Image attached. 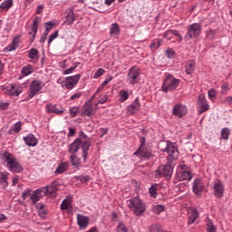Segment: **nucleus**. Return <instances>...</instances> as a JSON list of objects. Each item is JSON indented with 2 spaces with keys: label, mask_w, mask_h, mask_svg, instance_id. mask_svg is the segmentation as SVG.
Segmentation results:
<instances>
[{
  "label": "nucleus",
  "mask_w": 232,
  "mask_h": 232,
  "mask_svg": "<svg viewBox=\"0 0 232 232\" xmlns=\"http://www.w3.org/2000/svg\"><path fill=\"white\" fill-rule=\"evenodd\" d=\"M92 143L90 142V140L86 134H84L82 131L79 132V137L69 145L68 151L72 155H75L79 150H82V159L84 161H86V159H88V151H90V146Z\"/></svg>",
  "instance_id": "obj_1"
},
{
  "label": "nucleus",
  "mask_w": 232,
  "mask_h": 232,
  "mask_svg": "<svg viewBox=\"0 0 232 232\" xmlns=\"http://www.w3.org/2000/svg\"><path fill=\"white\" fill-rule=\"evenodd\" d=\"M0 159L3 160L4 164H5V168L12 173H21V171H23V166H21V163H19L14 154L6 150H2L0 152Z\"/></svg>",
  "instance_id": "obj_2"
},
{
  "label": "nucleus",
  "mask_w": 232,
  "mask_h": 232,
  "mask_svg": "<svg viewBox=\"0 0 232 232\" xmlns=\"http://www.w3.org/2000/svg\"><path fill=\"white\" fill-rule=\"evenodd\" d=\"M129 208L136 217H140L144 211H146V205L139 198H133L130 199Z\"/></svg>",
  "instance_id": "obj_3"
},
{
  "label": "nucleus",
  "mask_w": 232,
  "mask_h": 232,
  "mask_svg": "<svg viewBox=\"0 0 232 232\" xmlns=\"http://www.w3.org/2000/svg\"><path fill=\"white\" fill-rule=\"evenodd\" d=\"M179 84H180V80L174 78L171 74H168L163 81L162 92H165V93L173 92V90L179 88Z\"/></svg>",
  "instance_id": "obj_4"
},
{
  "label": "nucleus",
  "mask_w": 232,
  "mask_h": 232,
  "mask_svg": "<svg viewBox=\"0 0 232 232\" xmlns=\"http://www.w3.org/2000/svg\"><path fill=\"white\" fill-rule=\"evenodd\" d=\"M173 176V167L171 164L160 165L155 170L156 179H162L164 177L166 180H169Z\"/></svg>",
  "instance_id": "obj_5"
},
{
  "label": "nucleus",
  "mask_w": 232,
  "mask_h": 232,
  "mask_svg": "<svg viewBox=\"0 0 232 232\" xmlns=\"http://www.w3.org/2000/svg\"><path fill=\"white\" fill-rule=\"evenodd\" d=\"M44 88V82L41 80H34L29 84V89L27 92V99H34L37 93H41V90Z\"/></svg>",
  "instance_id": "obj_6"
},
{
  "label": "nucleus",
  "mask_w": 232,
  "mask_h": 232,
  "mask_svg": "<svg viewBox=\"0 0 232 232\" xmlns=\"http://www.w3.org/2000/svg\"><path fill=\"white\" fill-rule=\"evenodd\" d=\"M202 34V25L198 23L192 24L188 25V32L185 34V39H196V37H198Z\"/></svg>",
  "instance_id": "obj_7"
},
{
  "label": "nucleus",
  "mask_w": 232,
  "mask_h": 232,
  "mask_svg": "<svg viewBox=\"0 0 232 232\" xmlns=\"http://www.w3.org/2000/svg\"><path fill=\"white\" fill-rule=\"evenodd\" d=\"M163 153H168L169 160H177L179 159V149L175 146V143L167 140L166 148L161 150Z\"/></svg>",
  "instance_id": "obj_8"
},
{
  "label": "nucleus",
  "mask_w": 232,
  "mask_h": 232,
  "mask_svg": "<svg viewBox=\"0 0 232 232\" xmlns=\"http://www.w3.org/2000/svg\"><path fill=\"white\" fill-rule=\"evenodd\" d=\"M3 92L9 95L10 97H19L23 93V88L17 84H8L2 86Z\"/></svg>",
  "instance_id": "obj_9"
},
{
  "label": "nucleus",
  "mask_w": 232,
  "mask_h": 232,
  "mask_svg": "<svg viewBox=\"0 0 232 232\" xmlns=\"http://www.w3.org/2000/svg\"><path fill=\"white\" fill-rule=\"evenodd\" d=\"M140 69L137 66H132L129 69L127 74V81L129 84H137L140 81Z\"/></svg>",
  "instance_id": "obj_10"
},
{
  "label": "nucleus",
  "mask_w": 232,
  "mask_h": 232,
  "mask_svg": "<svg viewBox=\"0 0 232 232\" xmlns=\"http://www.w3.org/2000/svg\"><path fill=\"white\" fill-rule=\"evenodd\" d=\"M81 81V74H76L73 76H69L65 78V81L62 82L63 88H67V90H73L77 83Z\"/></svg>",
  "instance_id": "obj_11"
},
{
  "label": "nucleus",
  "mask_w": 232,
  "mask_h": 232,
  "mask_svg": "<svg viewBox=\"0 0 232 232\" xmlns=\"http://www.w3.org/2000/svg\"><path fill=\"white\" fill-rule=\"evenodd\" d=\"M48 191H49L48 187H44L34 190L30 197V200L32 201V204H37V202H39L41 198H43V197H44V195L48 193Z\"/></svg>",
  "instance_id": "obj_12"
},
{
  "label": "nucleus",
  "mask_w": 232,
  "mask_h": 232,
  "mask_svg": "<svg viewBox=\"0 0 232 232\" xmlns=\"http://www.w3.org/2000/svg\"><path fill=\"white\" fill-rule=\"evenodd\" d=\"M172 114L179 119H182L188 115V107L182 103H178L173 106Z\"/></svg>",
  "instance_id": "obj_13"
},
{
  "label": "nucleus",
  "mask_w": 232,
  "mask_h": 232,
  "mask_svg": "<svg viewBox=\"0 0 232 232\" xmlns=\"http://www.w3.org/2000/svg\"><path fill=\"white\" fill-rule=\"evenodd\" d=\"M224 183L220 179H215L213 183L214 197L216 198H222L224 197Z\"/></svg>",
  "instance_id": "obj_14"
},
{
  "label": "nucleus",
  "mask_w": 232,
  "mask_h": 232,
  "mask_svg": "<svg viewBox=\"0 0 232 232\" xmlns=\"http://www.w3.org/2000/svg\"><path fill=\"white\" fill-rule=\"evenodd\" d=\"M204 182H202L201 179H196L193 182L192 189L193 193L197 195V197H200L202 192L204 191Z\"/></svg>",
  "instance_id": "obj_15"
},
{
  "label": "nucleus",
  "mask_w": 232,
  "mask_h": 232,
  "mask_svg": "<svg viewBox=\"0 0 232 232\" xmlns=\"http://www.w3.org/2000/svg\"><path fill=\"white\" fill-rule=\"evenodd\" d=\"M140 111V102L139 98H136L135 101L127 107L128 115H135Z\"/></svg>",
  "instance_id": "obj_16"
},
{
  "label": "nucleus",
  "mask_w": 232,
  "mask_h": 232,
  "mask_svg": "<svg viewBox=\"0 0 232 232\" xmlns=\"http://www.w3.org/2000/svg\"><path fill=\"white\" fill-rule=\"evenodd\" d=\"M133 155H138V157H141L142 159H151L153 157V153H151V150L148 147H139Z\"/></svg>",
  "instance_id": "obj_17"
},
{
  "label": "nucleus",
  "mask_w": 232,
  "mask_h": 232,
  "mask_svg": "<svg viewBox=\"0 0 232 232\" xmlns=\"http://www.w3.org/2000/svg\"><path fill=\"white\" fill-rule=\"evenodd\" d=\"M77 224L80 229H86L90 226V218L81 214L77 215Z\"/></svg>",
  "instance_id": "obj_18"
},
{
  "label": "nucleus",
  "mask_w": 232,
  "mask_h": 232,
  "mask_svg": "<svg viewBox=\"0 0 232 232\" xmlns=\"http://www.w3.org/2000/svg\"><path fill=\"white\" fill-rule=\"evenodd\" d=\"M198 105L199 107V113H204V111H208L209 110V104H208V101H206V97L204 95L198 96Z\"/></svg>",
  "instance_id": "obj_19"
},
{
  "label": "nucleus",
  "mask_w": 232,
  "mask_h": 232,
  "mask_svg": "<svg viewBox=\"0 0 232 232\" xmlns=\"http://www.w3.org/2000/svg\"><path fill=\"white\" fill-rule=\"evenodd\" d=\"M199 213L197 210V208H192L188 211V225L191 226L193 224H195V222L197 221V218H198L199 217Z\"/></svg>",
  "instance_id": "obj_20"
},
{
  "label": "nucleus",
  "mask_w": 232,
  "mask_h": 232,
  "mask_svg": "<svg viewBox=\"0 0 232 232\" xmlns=\"http://www.w3.org/2000/svg\"><path fill=\"white\" fill-rule=\"evenodd\" d=\"M46 111L47 113H55L56 115H63V113H64V108L61 107V109H58L56 105L47 103Z\"/></svg>",
  "instance_id": "obj_21"
},
{
  "label": "nucleus",
  "mask_w": 232,
  "mask_h": 232,
  "mask_svg": "<svg viewBox=\"0 0 232 232\" xmlns=\"http://www.w3.org/2000/svg\"><path fill=\"white\" fill-rule=\"evenodd\" d=\"M66 16H65V23L68 25H72L73 24V23H75V20L77 19V17L75 16V13L73 12V8H68L66 10Z\"/></svg>",
  "instance_id": "obj_22"
},
{
  "label": "nucleus",
  "mask_w": 232,
  "mask_h": 232,
  "mask_svg": "<svg viewBox=\"0 0 232 232\" xmlns=\"http://www.w3.org/2000/svg\"><path fill=\"white\" fill-rule=\"evenodd\" d=\"M83 115L87 117H92V115H95V110H93V105L91 103H86L82 107Z\"/></svg>",
  "instance_id": "obj_23"
},
{
  "label": "nucleus",
  "mask_w": 232,
  "mask_h": 232,
  "mask_svg": "<svg viewBox=\"0 0 232 232\" xmlns=\"http://www.w3.org/2000/svg\"><path fill=\"white\" fill-rule=\"evenodd\" d=\"M24 140L27 146H37V138L34 134H29L26 137H24Z\"/></svg>",
  "instance_id": "obj_24"
},
{
  "label": "nucleus",
  "mask_w": 232,
  "mask_h": 232,
  "mask_svg": "<svg viewBox=\"0 0 232 232\" xmlns=\"http://www.w3.org/2000/svg\"><path fill=\"white\" fill-rule=\"evenodd\" d=\"M195 61L188 60L185 65V72L188 75H191L195 72Z\"/></svg>",
  "instance_id": "obj_25"
},
{
  "label": "nucleus",
  "mask_w": 232,
  "mask_h": 232,
  "mask_svg": "<svg viewBox=\"0 0 232 232\" xmlns=\"http://www.w3.org/2000/svg\"><path fill=\"white\" fill-rule=\"evenodd\" d=\"M10 173L5 171L0 172V186L3 188H8V176Z\"/></svg>",
  "instance_id": "obj_26"
},
{
  "label": "nucleus",
  "mask_w": 232,
  "mask_h": 232,
  "mask_svg": "<svg viewBox=\"0 0 232 232\" xmlns=\"http://www.w3.org/2000/svg\"><path fill=\"white\" fill-rule=\"evenodd\" d=\"M19 46V38L14 37L12 43L5 48V52H14Z\"/></svg>",
  "instance_id": "obj_27"
},
{
  "label": "nucleus",
  "mask_w": 232,
  "mask_h": 232,
  "mask_svg": "<svg viewBox=\"0 0 232 232\" xmlns=\"http://www.w3.org/2000/svg\"><path fill=\"white\" fill-rule=\"evenodd\" d=\"M14 6V0H5L1 5H0V10L2 12H8L10 8Z\"/></svg>",
  "instance_id": "obj_28"
},
{
  "label": "nucleus",
  "mask_w": 232,
  "mask_h": 232,
  "mask_svg": "<svg viewBox=\"0 0 232 232\" xmlns=\"http://www.w3.org/2000/svg\"><path fill=\"white\" fill-rule=\"evenodd\" d=\"M119 34H121V27L119 26V24H111L110 28L111 37H115V35H119Z\"/></svg>",
  "instance_id": "obj_29"
},
{
  "label": "nucleus",
  "mask_w": 232,
  "mask_h": 232,
  "mask_svg": "<svg viewBox=\"0 0 232 232\" xmlns=\"http://www.w3.org/2000/svg\"><path fill=\"white\" fill-rule=\"evenodd\" d=\"M68 169V162H62L58 165L54 171V175H61Z\"/></svg>",
  "instance_id": "obj_30"
},
{
  "label": "nucleus",
  "mask_w": 232,
  "mask_h": 232,
  "mask_svg": "<svg viewBox=\"0 0 232 232\" xmlns=\"http://www.w3.org/2000/svg\"><path fill=\"white\" fill-rule=\"evenodd\" d=\"M21 128H23V123L21 121H17L8 130L9 135H14V133H19V131H21Z\"/></svg>",
  "instance_id": "obj_31"
},
{
  "label": "nucleus",
  "mask_w": 232,
  "mask_h": 232,
  "mask_svg": "<svg viewBox=\"0 0 232 232\" xmlns=\"http://www.w3.org/2000/svg\"><path fill=\"white\" fill-rule=\"evenodd\" d=\"M207 232H217V227L209 218L206 219Z\"/></svg>",
  "instance_id": "obj_32"
},
{
  "label": "nucleus",
  "mask_w": 232,
  "mask_h": 232,
  "mask_svg": "<svg viewBox=\"0 0 232 232\" xmlns=\"http://www.w3.org/2000/svg\"><path fill=\"white\" fill-rule=\"evenodd\" d=\"M193 176L189 170H182L179 172V180H191Z\"/></svg>",
  "instance_id": "obj_33"
},
{
  "label": "nucleus",
  "mask_w": 232,
  "mask_h": 232,
  "mask_svg": "<svg viewBox=\"0 0 232 232\" xmlns=\"http://www.w3.org/2000/svg\"><path fill=\"white\" fill-rule=\"evenodd\" d=\"M130 99V93L128 91L121 90L119 92V102H126Z\"/></svg>",
  "instance_id": "obj_34"
},
{
  "label": "nucleus",
  "mask_w": 232,
  "mask_h": 232,
  "mask_svg": "<svg viewBox=\"0 0 232 232\" xmlns=\"http://www.w3.org/2000/svg\"><path fill=\"white\" fill-rule=\"evenodd\" d=\"M157 188H159V184L154 183L152 184L150 188H149V195L152 198H156L157 195H159V193L157 192Z\"/></svg>",
  "instance_id": "obj_35"
},
{
  "label": "nucleus",
  "mask_w": 232,
  "mask_h": 232,
  "mask_svg": "<svg viewBox=\"0 0 232 232\" xmlns=\"http://www.w3.org/2000/svg\"><path fill=\"white\" fill-rule=\"evenodd\" d=\"M28 57L29 59L34 60H38L39 59V50L35 48H32L31 50L28 51Z\"/></svg>",
  "instance_id": "obj_36"
},
{
  "label": "nucleus",
  "mask_w": 232,
  "mask_h": 232,
  "mask_svg": "<svg viewBox=\"0 0 232 232\" xmlns=\"http://www.w3.org/2000/svg\"><path fill=\"white\" fill-rule=\"evenodd\" d=\"M70 160L74 168H81V160L77 157V155L72 154Z\"/></svg>",
  "instance_id": "obj_37"
},
{
  "label": "nucleus",
  "mask_w": 232,
  "mask_h": 232,
  "mask_svg": "<svg viewBox=\"0 0 232 232\" xmlns=\"http://www.w3.org/2000/svg\"><path fill=\"white\" fill-rule=\"evenodd\" d=\"M74 179L76 180H80L82 184H86V182H90L92 179V177L90 175H80V176H75Z\"/></svg>",
  "instance_id": "obj_38"
},
{
  "label": "nucleus",
  "mask_w": 232,
  "mask_h": 232,
  "mask_svg": "<svg viewBox=\"0 0 232 232\" xmlns=\"http://www.w3.org/2000/svg\"><path fill=\"white\" fill-rule=\"evenodd\" d=\"M229 135H231V130H229V128H224L221 130V139H223V140H227L229 139Z\"/></svg>",
  "instance_id": "obj_39"
},
{
  "label": "nucleus",
  "mask_w": 232,
  "mask_h": 232,
  "mask_svg": "<svg viewBox=\"0 0 232 232\" xmlns=\"http://www.w3.org/2000/svg\"><path fill=\"white\" fill-rule=\"evenodd\" d=\"M150 232H168L162 229V227L159 224H153L150 227Z\"/></svg>",
  "instance_id": "obj_40"
},
{
  "label": "nucleus",
  "mask_w": 232,
  "mask_h": 232,
  "mask_svg": "<svg viewBox=\"0 0 232 232\" xmlns=\"http://www.w3.org/2000/svg\"><path fill=\"white\" fill-rule=\"evenodd\" d=\"M70 208H72V201L70 199H63L61 204V209L66 211V209H69Z\"/></svg>",
  "instance_id": "obj_41"
},
{
  "label": "nucleus",
  "mask_w": 232,
  "mask_h": 232,
  "mask_svg": "<svg viewBox=\"0 0 232 232\" xmlns=\"http://www.w3.org/2000/svg\"><path fill=\"white\" fill-rule=\"evenodd\" d=\"M163 211H166V207L164 205H155L153 207V212L156 215H160Z\"/></svg>",
  "instance_id": "obj_42"
},
{
  "label": "nucleus",
  "mask_w": 232,
  "mask_h": 232,
  "mask_svg": "<svg viewBox=\"0 0 232 232\" xmlns=\"http://www.w3.org/2000/svg\"><path fill=\"white\" fill-rule=\"evenodd\" d=\"M32 72H33L32 65H26L22 68L21 73L22 75H24V77H26L27 75H30Z\"/></svg>",
  "instance_id": "obj_43"
},
{
  "label": "nucleus",
  "mask_w": 232,
  "mask_h": 232,
  "mask_svg": "<svg viewBox=\"0 0 232 232\" xmlns=\"http://www.w3.org/2000/svg\"><path fill=\"white\" fill-rule=\"evenodd\" d=\"M128 227H126L125 224H123L121 221L118 223V226L116 227V232H128Z\"/></svg>",
  "instance_id": "obj_44"
},
{
  "label": "nucleus",
  "mask_w": 232,
  "mask_h": 232,
  "mask_svg": "<svg viewBox=\"0 0 232 232\" xmlns=\"http://www.w3.org/2000/svg\"><path fill=\"white\" fill-rule=\"evenodd\" d=\"M229 90V83L227 82H225L221 84V95H227Z\"/></svg>",
  "instance_id": "obj_45"
},
{
  "label": "nucleus",
  "mask_w": 232,
  "mask_h": 232,
  "mask_svg": "<svg viewBox=\"0 0 232 232\" xmlns=\"http://www.w3.org/2000/svg\"><path fill=\"white\" fill-rule=\"evenodd\" d=\"M39 23H41V17L36 16L33 21L32 28L34 32H37L39 30Z\"/></svg>",
  "instance_id": "obj_46"
},
{
  "label": "nucleus",
  "mask_w": 232,
  "mask_h": 232,
  "mask_svg": "<svg viewBox=\"0 0 232 232\" xmlns=\"http://www.w3.org/2000/svg\"><path fill=\"white\" fill-rule=\"evenodd\" d=\"M59 37V31H54L53 34L49 36L48 44H52L54 39H57Z\"/></svg>",
  "instance_id": "obj_47"
},
{
  "label": "nucleus",
  "mask_w": 232,
  "mask_h": 232,
  "mask_svg": "<svg viewBox=\"0 0 232 232\" xmlns=\"http://www.w3.org/2000/svg\"><path fill=\"white\" fill-rule=\"evenodd\" d=\"M104 69L99 68L93 74V79H99V77H102V75H104Z\"/></svg>",
  "instance_id": "obj_48"
},
{
  "label": "nucleus",
  "mask_w": 232,
  "mask_h": 232,
  "mask_svg": "<svg viewBox=\"0 0 232 232\" xmlns=\"http://www.w3.org/2000/svg\"><path fill=\"white\" fill-rule=\"evenodd\" d=\"M38 213H39V216L41 217V218H44L48 212L44 209V206L41 205L38 209Z\"/></svg>",
  "instance_id": "obj_49"
},
{
  "label": "nucleus",
  "mask_w": 232,
  "mask_h": 232,
  "mask_svg": "<svg viewBox=\"0 0 232 232\" xmlns=\"http://www.w3.org/2000/svg\"><path fill=\"white\" fill-rule=\"evenodd\" d=\"M70 116L72 118L77 117V113H79V107H72L70 110Z\"/></svg>",
  "instance_id": "obj_50"
},
{
  "label": "nucleus",
  "mask_w": 232,
  "mask_h": 232,
  "mask_svg": "<svg viewBox=\"0 0 232 232\" xmlns=\"http://www.w3.org/2000/svg\"><path fill=\"white\" fill-rule=\"evenodd\" d=\"M82 97V92H77L70 97V101H79Z\"/></svg>",
  "instance_id": "obj_51"
},
{
  "label": "nucleus",
  "mask_w": 232,
  "mask_h": 232,
  "mask_svg": "<svg viewBox=\"0 0 232 232\" xmlns=\"http://www.w3.org/2000/svg\"><path fill=\"white\" fill-rule=\"evenodd\" d=\"M28 34L31 35L30 43H34V41H35V35H37V32L34 31V27H32Z\"/></svg>",
  "instance_id": "obj_52"
},
{
  "label": "nucleus",
  "mask_w": 232,
  "mask_h": 232,
  "mask_svg": "<svg viewBox=\"0 0 232 232\" xmlns=\"http://www.w3.org/2000/svg\"><path fill=\"white\" fill-rule=\"evenodd\" d=\"M208 97H209L210 101H214L215 97H217V91L215 89L209 90Z\"/></svg>",
  "instance_id": "obj_53"
},
{
  "label": "nucleus",
  "mask_w": 232,
  "mask_h": 232,
  "mask_svg": "<svg viewBox=\"0 0 232 232\" xmlns=\"http://www.w3.org/2000/svg\"><path fill=\"white\" fill-rule=\"evenodd\" d=\"M171 35H172L171 30H168L164 33L163 37L164 39H168V41H171V39H173V36Z\"/></svg>",
  "instance_id": "obj_54"
},
{
  "label": "nucleus",
  "mask_w": 232,
  "mask_h": 232,
  "mask_svg": "<svg viewBox=\"0 0 232 232\" xmlns=\"http://www.w3.org/2000/svg\"><path fill=\"white\" fill-rule=\"evenodd\" d=\"M44 26H45L46 32H50L51 30L53 29V22H46L44 24Z\"/></svg>",
  "instance_id": "obj_55"
},
{
  "label": "nucleus",
  "mask_w": 232,
  "mask_h": 232,
  "mask_svg": "<svg viewBox=\"0 0 232 232\" xmlns=\"http://www.w3.org/2000/svg\"><path fill=\"white\" fill-rule=\"evenodd\" d=\"M44 10V5H39L36 8L35 14L37 15L43 14V11Z\"/></svg>",
  "instance_id": "obj_56"
},
{
  "label": "nucleus",
  "mask_w": 232,
  "mask_h": 232,
  "mask_svg": "<svg viewBox=\"0 0 232 232\" xmlns=\"http://www.w3.org/2000/svg\"><path fill=\"white\" fill-rule=\"evenodd\" d=\"M10 102H0V110H8Z\"/></svg>",
  "instance_id": "obj_57"
},
{
  "label": "nucleus",
  "mask_w": 232,
  "mask_h": 232,
  "mask_svg": "<svg viewBox=\"0 0 232 232\" xmlns=\"http://www.w3.org/2000/svg\"><path fill=\"white\" fill-rule=\"evenodd\" d=\"M77 66H79V64H76L74 67L66 69L65 71H63V75H68V74L72 73L73 72V70H75V68H77Z\"/></svg>",
  "instance_id": "obj_58"
},
{
  "label": "nucleus",
  "mask_w": 232,
  "mask_h": 232,
  "mask_svg": "<svg viewBox=\"0 0 232 232\" xmlns=\"http://www.w3.org/2000/svg\"><path fill=\"white\" fill-rule=\"evenodd\" d=\"M30 197V190H25L22 193V198L23 200H26Z\"/></svg>",
  "instance_id": "obj_59"
},
{
  "label": "nucleus",
  "mask_w": 232,
  "mask_h": 232,
  "mask_svg": "<svg viewBox=\"0 0 232 232\" xmlns=\"http://www.w3.org/2000/svg\"><path fill=\"white\" fill-rule=\"evenodd\" d=\"M224 104H232V96H227L222 102Z\"/></svg>",
  "instance_id": "obj_60"
},
{
  "label": "nucleus",
  "mask_w": 232,
  "mask_h": 232,
  "mask_svg": "<svg viewBox=\"0 0 232 232\" xmlns=\"http://www.w3.org/2000/svg\"><path fill=\"white\" fill-rule=\"evenodd\" d=\"M111 81H113V77L106 78L105 81L102 83V85L106 88V86L110 84Z\"/></svg>",
  "instance_id": "obj_61"
},
{
  "label": "nucleus",
  "mask_w": 232,
  "mask_h": 232,
  "mask_svg": "<svg viewBox=\"0 0 232 232\" xmlns=\"http://www.w3.org/2000/svg\"><path fill=\"white\" fill-rule=\"evenodd\" d=\"M106 101H108V96L107 95H103L98 102V104H104V102H106Z\"/></svg>",
  "instance_id": "obj_62"
},
{
  "label": "nucleus",
  "mask_w": 232,
  "mask_h": 232,
  "mask_svg": "<svg viewBox=\"0 0 232 232\" xmlns=\"http://www.w3.org/2000/svg\"><path fill=\"white\" fill-rule=\"evenodd\" d=\"M166 53H167L168 57H173V55H175V51H173V49H168L166 51Z\"/></svg>",
  "instance_id": "obj_63"
},
{
  "label": "nucleus",
  "mask_w": 232,
  "mask_h": 232,
  "mask_svg": "<svg viewBox=\"0 0 232 232\" xmlns=\"http://www.w3.org/2000/svg\"><path fill=\"white\" fill-rule=\"evenodd\" d=\"M75 129L73 128H69V133L67 134V137H73L74 133H75Z\"/></svg>",
  "instance_id": "obj_64"
}]
</instances>
